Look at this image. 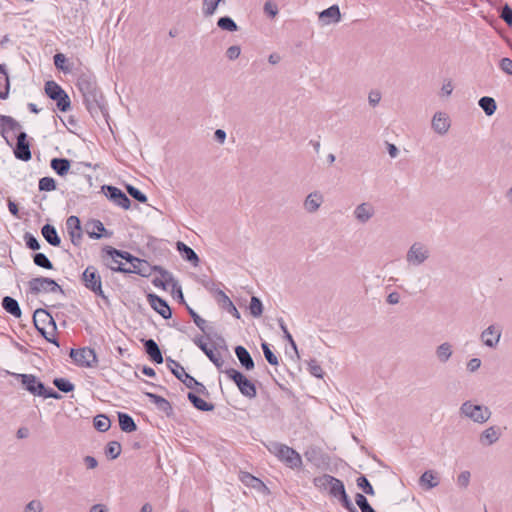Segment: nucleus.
<instances>
[{
	"mask_svg": "<svg viewBox=\"0 0 512 512\" xmlns=\"http://www.w3.org/2000/svg\"><path fill=\"white\" fill-rule=\"evenodd\" d=\"M146 395L150 401L155 404L157 409L163 412L166 416H171L173 414V408L168 400L154 393H146Z\"/></svg>",
	"mask_w": 512,
	"mask_h": 512,
	"instance_id": "a878e982",
	"label": "nucleus"
},
{
	"mask_svg": "<svg viewBox=\"0 0 512 512\" xmlns=\"http://www.w3.org/2000/svg\"><path fill=\"white\" fill-rule=\"evenodd\" d=\"M43 505L39 500H32L28 502L24 508V512H42Z\"/></svg>",
	"mask_w": 512,
	"mask_h": 512,
	"instance_id": "69168bd1",
	"label": "nucleus"
},
{
	"mask_svg": "<svg viewBox=\"0 0 512 512\" xmlns=\"http://www.w3.org/2000/svg\"><path fill=\"white\" fill-rule=\"evenodd\" d=\"M190 402L193 404L195 408H197L200 411H212L214 409V405L211 403L206 402L202 398L198 397L195 393L189 392L187 395Z\"/></svg>",
	"mask_w": 512,
	"mask_h": 512,
	"instance_id": "e433bc0d",
	"label": "nucleus"
},
{
	"mask_svg": "<svg viewBox=\"0 0 512 512\" xmlns=\"http://www.w3.org/2000/svg\"><path fill=\"white\" fill-rule=\"evenodd\" d=\"M87 227L91 230H88V234L93 239H100L103 236V232H106V229L103 223L99 220H92L87 224Z\"/></svg>",
	"mask_w": 512,
	"mask_h": 512,
	"instance_id": "ea45409f",
	"label": "nucleus"
},
{
	"mask_svg": "<svg viewBox=\"0 0 512 512\" xmlns=\"http://www.w3.org/2000/svg\"><path fill=\"white\" fill-rule=\"evenodd\" d=\"M239 479L243 484H245L248 487H251L257 491H264L267 490L266 485L257 477L251 475L248 472H240Z\"/></svg>",
	"mask_w": 512,
	"mask_h": 512,
	"instance_id": "bb28decb",
	"label": "nucleus"
},
{
	"mask_svg": "<svg viewBox=\"0 0 512 512\" xmlns=\"http://www.w3.org/2000/svg\"><path fill=\"white\" fill-rule=\"evenodd\" d=\"M470 478H471V473L467 470L465 471H462L458 476H457V480H456V483L457 485L462 488V489H466L469 484H470Z\"/></svg>",
	"mask_w": 512,
	"mask_h": 512,
	"instance_id": "052dcab7",
	"label": "nucleus"
},
{
	"mask_svg": "<svg viewBox=\"0 0 512 512\" xmlns=\"http://www.w3.org/2000/svg\"><path fill=\"white\" fill-rule=\"evenodd\" d=\"M76 86L89 113L93 117L98 115L103 108V96L95 78L89 74H82L78 77Z\"/></svg>",
	"mask_w": 512,
	"mask_h": 512,
	"instance_id": "f257e3e1",
	"label": "nucleus"
},
{
	"mask_svg": "<svg viewBox=\"0 0 512 512\" xmlns=\"http://www.w3.org/2000/svg\"><path fill=\"white\" fill-rule=\"evenodd\" d=\"M70 357L80 367L92 368L98 362L95 350L89 347L71 349Z\"/></svg>",
	"mask_w": 512,
	"mask_h": 512,
	"instance_id": "f8f14e48",
	"label": "nucleus"
},
{
	"mask_svg": "<svg viewBox=\"0 0 512 512\" xmlns=\"http://www.w3.org/2000/svg\"><path fill=\"white\" fill-rule=\"evenodd\" d=\"M374 215L375 208L369 202L360 203L353 210V216L360 224H366L374 217Z\"/></svg>",
	"mask_w": 512,
	"mask_h": 512,
	"instance_id": "a211bd4d",
	"label": "nucleus"
},
{
	"mask_svg": "<svg viewBox=\"0 0 512 512\" xmlns=\"http://www.w3.org/2000/svg\"><path fill=\"white\" fill-rule=\"evenodd\" d=\"M145 352L149 355L152 361L157 364L163 363V356L159 349L158 344L153 339H148L144 342Z\"/></svg>",
	"mask_w": 512,
	"mask_h": 512,
	"instance_id": "cd10ccee",
	"label": "nucleus"
},
{
	"mask_svg": "<svg viewBox=\"0 0 512 512\" xmlns=\"http://www.w3.org/2000/svg\"><path fill=\"white\" fill-rule=\"evenodd\" d=\"M357 486L362 489L364 493L374 495V489L365 476L357 478Z\"/></svg>",
	"mask_w": 512,
	"mask_h": 512,
	"instance_id": "4d7b16f0",
	"label": "nucleus"
},
{
	"mask_svg": "<svg viewBox=\"0 0 512 512\" xmlns=\"http://www.w3.org/2000/svg\"><path fill=\"white\" fill-rule=\"evenodd\" d=\"M15 157L22 161H29L32 157L30 145L27 141V134L20 132L17 136V143L14 149Z\"/></svg>",
	"mask_w": 512,
	"mask_h": 512,
	"instance_id": "6ab92c4d",
	"label": "nucleus"
},
{
	"mask_svg": "<svg viewBox=\"0 0 512 512\" xmlns=\"http://www.w3.org/2000/svg\"><path fill=\"white\" fill-rule=\"evenodd\" d=\"M33 261L35 265L44 268V269H53L52 262L48 259V257L44 253H36L33 256Z\"/></svg>",
	"mask_w": 512,
	"mask_h": 512,
	"instance_id": "8fccbe9b",
	"label": "nucleus"
},
{
	"mask_svg": "<svg viewBox=\"0 0 512 512\" xmlns=\"http://www.w3.org/2000/svg\"><path fill=\"white\" fill-rule=\"evenodd\" d=\"M308 369L313 376L317 378L323 377V370L316 360H311L308 363Z\"/></svg>",
	"mask_w": 512,
	"mask_h": 512,
	"instance_id": "e2e57ef3",
	"label": "nucleus"
},
{
	"mask_svg": "<svg viewBox=\"0 0 512 512\" xmlns=\"http://www.w3.org/2000/svg\"><path fill=\"white\" fill-rule=\"evenodd\" d=\"M420 483L426 486L427 489L436 487L439 482L432 471H425L420 477Z\"/></svg>",
	"mask_w": 512,
	"mask_h": 512,
	"instance_id": "c03bdc74",
	"label": "nucleus"
},
{
	"mask_svg": "<svg viewBox=\"0 0 512 512\" xmlns=\"http://www.w3.org/2000/svg\"><path fill=\"white\" fill-rule=\"evenodd\" d=\"M119 426L122 431L130 433L137 429L133 418L126 413H118Z\"/></svg>",
	"mask_w": 512,
	"mask_h": 512,
	"instance_id": "c9c22d12",
	"label": "nucleus"
},
{
	"mask_svg": "<svg viewBox=\"0 0 512 512\" xmlns=\"http://www.w3.org/2000/svg\"><path fill=\"white\" fill-rule=\"evenodd\" d=\"M53 384L57 387L58 390L64 393L72 392L75 388L74 384L65 378H55Z\"/></svg>",
	"mask_w": 512,
	"mask_h": 512,
	"instance_id": "09e8293b",
	"label": "nucleus"
},
{
	"mask_svg": "<svg viewBox=\"0 0 512 512\" xmlns=\"http://www.w3.org/2000/svg\"><path fill=\"white\" fill-rule=\"evenodd\" d=\"M126 189H127V192L129 193V195L131 197H133L134 199H136L137 201H139L141 203H145L147 201L146 195L144 193H142L136 187H134L132 185H127Z\"/></svg>",
	"mask_w": 512,
	"mask_h": 512,
	"instance_id": "13d9d810",
	"label": "nucleus"
},
{
	"mask_svg": "<svg viewBox=\"0 0 512 512\" xmlns=\"http://www.w3.org/2000/svg\"><path fill=\"white\" fill-rule=\"evenodd\" d=\"M82 279L86 288L93 291L97 296L106 298L102 289L101 276L94 266H88L84 270Z\"/></svg>",
	"mask_w": 512,
	"mask_h": 512,
	"instance_id": "ddd939ff",
	"label": "nucleus"
},
{
	"mask_svg": "<svg viewBox=\"0 0 512 512\" xmlns=\"http://www.w3.org/2000/svg\"><path fill=\"white\" fill-rule=\"evenodd\" d=\"M106 455L111 459H116L121 453V445L116 441H111L106 447Z\"/></svg>",
	"mask_w": 512,
	"mask_h": 512,
	"instance_id": "864d4df0",
	"label": "nucleus"
},
{
	"mask_svg": "<svg viewBox=\"0 0 512 512\" xmlns=\"http://www.w3.org/2000/svg\"><path fill=\"white\" fill-rule=\"evenodd\" d=\"M499 67L504 73L512 75V59L508 57L502 58L499 62Z\"/></svg>",
	"mask_w": 512,
	"mask_h": 512,
	"instance_id": "338daca9",
	"label": "nucleus"
},
{
	"mask_svg": "<svg viewBox=\"0 0 512 512\" xmlns=\"http://www.w3.org/2000/svg\"><path fill=\"white\" fill-rule=\"evenodd\" d=\"M33 321L35 323V326L37 327V329L39 331H42L43 328H41L39 326V323H45L46 321H49V322H53V319L52 317L47 313V311H45L44 309H37L35 312H34V315H33Z\"/></svg>",
	"mask_w": 512,
	"mask_h": 512,
	"instance_id": "49530a36",
	"label": "nucleus"
},
{
	"mask_svg": "<svg viewBox=\"0 0 512 512\" xmlns=\"http://www.w3.org/2000/svg\"><path fill=\"white\" fill-rule=\"evenodd\" d=\"M195 325L204 333H206V320L201 318L192 308H188Z\"/></svg>",
	"mask_w": 512,
	"mask_h": 512,
	"instance_id": "680f3d73",
	"label": "nucleus"
},
{
	"mask_svg": "<svg viewBox=\"0 0 512 512\" xmlns=\"http://www.w3.org/2000/svg\"><path fill=\"white\" fill-rule=\"evenodd\" d=\"M217 26L220 29L229 32H235L238 30L236 22L229 16L220 17L217 21Z\"/></svg>",
	"mask_w": 512,
	"mask_h": 512,
	"instance_id": "37998d69",
	"label": "nucleus"
},
{
	"mask_svg": "<svg viewBox=\"0 0 512 512\" xmlns=\"http://www.w3.org/2000/svg\"><path fill=\"white\" fill-rule=\"evenodd\" d=\"M503 329L500 324H491L480 333V341L486 348L495 350L499 346Z\"/></svg>",
	"mask_w": 512,
	"mask_h": 512,
	"instance_id": "9b49d317",
	"label": "nucleus"
},
{
	"mask_svg": "<svg viewBox=\"0 0 512 512\" xmlns=\"http://www.w3.org/2000/svg\"><path fill=\"white\" fill-rule=\"evenodd\" d=\"M193 342L204 352V354L218 369H220L223 366L224 361L220 353L217 352L215 348L208 346V344L203 340L202 337L194 338Z\"/></svg>",
	"mask_w": 512,
	"mask_h": 512,
	"instance_id": "f3484780",
	"label": "nucleus"
},
{
	"mask_svg": "<svg viewBox=\"0 0 512 512\" xmlns=\"http://www.w3.org/2000/svg\"><path fill=\"white\" fill-rule=\"evenodd\" d=\"M319 21L322 26H327L341 21V12L338 5H332L319 13Z\"/></svg>",
	"mask_w": 512,
	"mask_h": 512,
	"instance_id": "412c9836",
	"label": "nucleus"
},
{
	"mask_svg": "<svg viewBox=\"0 0 512 512\" xmlns=\"http://www.w3.org/2000/svg\"><path fill=\"white\" fill-rule=\"evenodd\" d=\"M235 354L240 362V364L246 369V370H252L254 368V361L248 352V350L243 346H237L235 348Z\"/></svg>",
	"mask_w": 512,
	"mask_h": 512,
	"instance_id": "c756f323",
	"label": "nucleus"
},
{
	"mask_svg": "<svg viewBox=\"0 0 512 512\" xmlns=\"http://www.w3.org/2000/svg\"><path fill=\"white\" fill-rule=\"evenodd\" d=\"M335 499H337L349 512H358L349 496L347 495L345 489Z\"/></svg>",
	"mask_w": 512,
	"mask_h": 512,
	"instance_id": "3c124183",
	"label": "nucleus"
},
{
	"mask_svg": "<svg viewBox=\"0 0 512 512\" xmlns=\"http://www.w3.org/2000/svg\"><path fill=\"white\" fill-rule=\"evenodd\" d=\"M51 168L60 176H64L70 169V161L66 158H53L51 160Z\"/></svg>",
	"mask_w": 512,
	"mask_h": 512,
	"instance_id": "f704fd0d",
	"label": "nucleus"
},
{
	"mask_svg": "<svg viewBox=\"0 0 512 512\" xmlns=\"http://www.w3.org/2000/svg\"><path fill=\"white\" fill-rule=\"evenodd\" d=\"M501 436L500 428L490 426L480 434L479 441L483 446H491L495 444Z\"/></svg>",
	"mask_w": 512,
	"mask_h": 512,
	"instance_id": "393cba45",
	"label": "nucleus"
},
{
	"mask_svg": "<svg viewBox=\"0 0 512 512\" xmlns=\"http://www.w3.org/2000/svg\"><path fill=\"white\" fill-rule=\"evenodd\" d=\"M93 424L95 429L99 432H106L111 426L110 419L102 414L94 417Z\"/></svg>",
	"mask_w": 512,
	"mask_h": 512,
	"instance_id": "a18cd8bd",
	"label": "nucleus"
},
{
	"mask_svg": "<svg viewBox=\"0 0 512 512\" xmlns=\"http://www.w3.org/2000/svg\"><path fill=\"white\" fill-rule=\"evenodd\" d=\"M178 252L182 255V257L196 265L199 262V257L195 253V251L187 246L185 243L178 241L176 244Z\"/></svg>",
	"mask_w": 512,
	"mask_h": 512,
	"instance_id": "72a5a7b5",
	"label": "nucleus"
},
{
	"mask_svg": "<svg viewBox=\"0 0 512 512\" xmlns=\"http://www.w3.org/2000/svg\"><path fill=\"white\" fill-rule=\"evenodd\" d=\"M267 448L270 453L290 469H300L302 467V457L295 449L279 442H271Z\"/></svg>",
	"mask_w": 512,
	"mask_h": 512,
	"instance_id": "7ed1b4c3",
	"label": "nucleus"
},
{
	"mask_svg": "<svg viewBox=\"0 0 512 512\" xmlns=\"http://www.w3.org/2000/svg\"><path fill=\"white\" fill-rule=\"evenodd\" d=\"M127 255L126 261L129 263V266H126L125 273H136L143 277H147L150 275L151 267L145 260H141L132 256L130 253H125Z\"/></svg>",
	"mask_w": 512,
	"mask_h": 512,
	"instance_id": "2eb2a0df",
	"label": "nucleus"
},
{
	"mask_svg": "<svg viewBox=\"0 0 512 512\" xmlns=\"http://www.w3.org/2000/svg\"><path fill=\"white\" fill-rule=\"evenodd\" d=\"M431 257L430 247L421 241L413 242L405 254V261L408 266L419 267L424 265Z\"/></svg>",
	"mask_w": 512,
	"mask_h": 512,
	"instance_id": "20e7f679",
	"label": "nucleus"
},
{
	"mask_svg": "<svg viewBox=\"0 0 512 512\" xmlns=\"http://www.w3.org/2000/svg\"><path fill=\"white\" fill-rule=\"evenodd\" d=\"M225 0H202V14L204 17L213 16L220 3H223Z\"/></svg>",
	"mask_w": 512,
	"mask_h": 512,
	"instance_id": "a19ab883",
	"label": "nucleus"
},
{
	"mask_svg": "<svg viewBox=\"0 0 512 512\" xmlns=\"http://www.w3.org/2000/svg\"><path fill=\"white\" fill-rule=\"evenodd\" d=\"M167 366L174 374V376L179 379L187 388L195 390L197 393H204L206 388L205 386L198 382L194 377L188 374L185 369L175 360L170 358L167 359Z\"/></svg>",
	"mask_w": 512,
	"mask_h": 512,
	"instance_id": "39448f33",
	"label": "nucleus"
},
{
	"mask_svg": "<svg viewBox=\"0 0 512 512\" xmlns=\"http://www.w3.org/2000/svg\"><path fill=\"white\" fill-rule=\"evenodd\" d=\"M148 301L151 307L158 312L164 319H169L172 316V312L167 302L161 297L155 294L148 295Z\"/></svg>",
	"mask_w": 512,
	"mask_h": 512,
	"instance_id": "5701e85b",
	"label": "nucleus"
},
{
	"mask_svg": "<svg viewBox=\"0 0 512 512\" xmlns=\"http://www.w3.org/2000/svg\"><path fill=\"white\" fill-rule=\"evenodd\" d=\"M17 378L22 387L33 396H40L43 398L60 399L61 395L52 388H46L44 384L33 374H19L12 373Z\"/></svg>",
	"mask_w": 512,
	"mask_h": 512,
	"instance_id": "f03ea898",
	"label": "nucleus"
},
{
	"mask_svg": "<svg viewBox=\"0 0 512 512\" xmlns=\"http://www.w3.org/2000/svg\"><path fill=\"white\" fill-rule=\"evenodd\" d=\"M9 77L5 66L0 64V98L6 99L9 94Z\"/></svg>",
	"mask_w": 512,
	"mask_h": 512,
	"instance_id": "4c0bfd02",
	"label": "nucleus"
},
{
	"mask_svg": "<svg viewBox=\"0 0 512 512\" xmlns=\"http://www.w3.org/2000/svg\"><path fill=\"white\" fill-rule=\"evenodd\" d=\"M41 233L45 240L52 246H59L61 243V239L58 236V233L54 226L50 224H45L42 229Z\"/></svg>",
	"mask_w": 512,
	"mask_h": 512,
	"instance_id": "2f4dec72",
	"label": "nucleus"
},
{
	"mask_svg": "<svg viewBox=\"0 0 512 512\" xmlns=\"http://www.w3.org/2000/svg\"><path fill=\"white\" fill-rule=\"evenodd\" d=\"M332 478L333 476L329 474H323L321 476L315 477L313 479V484L318 490L327 492L330 484L332 483Z\"/></svg>",
	"mask_w": 512,
	"mask_h": 512,
	"instance_id": "79ce46f5",
	"label": "nucleus"
},
{
	"mask_svg": "<svg viewBox=\"0 0 512 512\" xmlns=\"http://www.w3.org/2000/svg\"><path fill=\"white\" fill-rule=\"evenodd\" d=\"M431 125H432V129L436 133H438L440 135H444L448 132V130L450 128L449 117L445 113L437 112L434 114V116L432 118Z\"/></svg>",
	"mask_w": 512,
	"mask_h": 512,
	"instance_id": "b1692460",
	"label": "nucleus"
},
{
	"mask_svg": "<svg viewBox=\"0 0 512 512\" xmlns=\"http://www.w3.org/2000/svg\"><path fill=\"white\" fill-rule=\"evenodd\" d=\"M344 489V483L340 479L333 477L327 493L331 497L336 498Z\"/></svg>",
	"mask_w": 512,
	"mask_h": 512,
	"instance_id": "de8ad7c7",
	"label": "nucleus"
},
{
	"mask_svg": "<svg viewBox=\"0 0 512 512\" xmlns=\"http://www.w3.org/2000/svg\"><path fill=\"white\" fill-rule=\"evenodd\" d=\"M56 189V182L52 177H43L39 180L40 191H53Z\"/></svg>",
	"mask_w": 512,
	"mask_h": 512,
	"instance_id": "6e6d98bb",
	"label": "nucleus"
},
{
	"mask_svg": "<svg viewBox=\"0 0 512 512\" xmlns=\"http://www.w3.org/2000/svg\"><path fill=\"white\" fill-rule=\"evenodd\" d=\"M265 359L268 361L271 365H277L278 364V358L277 356L271 351L269 345L267 343H262L261 345Z\"/></svg>",
	"mask_w": 512,
	"mask_h": 512,
	"instance_id": "bf43d9fd",
	"label": "nucleus"
},
{
	"mask_svg": "<svg viewBox=\"0 0 512 512\" xmlns=\"http://www.w3.org/2000/svg\"><path fill=\"white\" fill-rule=\"evenodd\" d=\"M278 324H279L280 329L283 332L284 338L289 342V344L294 349V351L296 353H298L296 343H295L292 335L288 331L287 326H286V324H285V322H284V320L282 318L278 319Z\"/></svg>",
	"mask_w": 512,
	"mask_h": 512,
	"instance_id": "5fc2aeb1",
	"label": "nucleus"
},
{
	"mask_svg": "<svg viewBox=\"0 0 512 512\" xmlns=\"http://www.w3.org/2000/svg\"><path fill=\"white\" fill-rule=\"evenodd\" d=\"M459 411L461 415L478 424L487 422L491 417V411L488 407L473 404L471 401L463 402Z\"/></svg>",
	"mask_w": 512,
	"mask_h": 512,
	"instance_id": "423d86ee",
	"label": "nucleus"
},
{
	"mask_svg": "<svg viewBox=\"0 0 512 512\" xmlns=\"http://www.w3.org/2000/svg\"><path fill=\"white\" fill-rule=\"evenodd\" d=\"M29 292L33 295L40 293H61L64 291L62 287L53 279L47 277H36L28 281Z\"/></svg>",
	"mask_w": 512,
	"mask_h": 512,
	"instance_id": "6e6552de",
	"label": "nucleus"
},
{
	"mask_svg": "<svg viewBox=\"0 0 512 512\" xmlns=\"http://www.w3.org/2000/svg\"><path fill=\"white\" fill-rule=\"evenodd\" d=\"M250 313L253 317H260L263 312V305L259 298L253 296L249 305Z\"/></svg>",
	"mask_w": 512,
	"mask_h": 512,
	"instance_id": "603ef678",
	"label": "nucleus"
},
{
	"mask_svg": "<svg viewBox=\"0 0 512 512\" xmlns=\"http://www.w3.org/2000/svg\"><path fill=\"white\" fill-rule=\"evenodd\" d=\"M2 307L5 309L6 312L11 314L12 316L16 318L21 317V309L19 303L14 298L10 296H5L2 299Z\"/></svg>",
	"mask_w": 512,
	"mask_h": 512,
	"instance_id": "473e14b6",
	"label": "nucleus"
},
{
	"mask_svg": "<svg viewBox=\"0 0 512 512\" xmlns=\"http://www.w3.org/2000/svg\"><path fill=\"white\" fill-rule=\"evenodd\" d=\"M324 203V195L321 191L310 192L303 201V209L308 214H315Z\"/></svg>",
	"mask_w": 512,
	"mask_h": 512,
	"instance_id": "dca6fc26",
	"label": "nucleus"
},
{
	"mask_svg": "<svg viewBox=\"0 0 512 512\" xmlns=\"http://www.w3.org/2000/svg\"><path fill=\"white\" fill-rule=\"evenodd\" d=\"M45 93L50 99L56 101L60 111L66 112L70 109L71 102L68 94L55 81L45 83Z\"/></svg>",
	"mask_w": 512,
	"mask_h": 512,
	"instance_id": "1a4fd4ad",
	"label": "nucleus"
},
{
	"mask_svg": "<svg viewBox=\"0 0 512 512\" xmlns=\"http://www.w3.org/2000/svg\"><path fill=\"white\" fill-rule=\"evenodd\" d=\"M107 256L105 257V262L108 268L113 271L123 272L126 271V264L121 261V259H125L127 255L126 252L116 250L115 248L108 247L105 250Z\"/></svg>",
	"mask_w": 512,
	"mask_h": 512,
	"instance_id": "4468645a",
	"label": "nucleus"
},
{
	"mask_svg": "<svg viewBox=\"0 0 512 512\" xmlns=\"http://www.w3.org/2000/svg\"><path fill=\"white\" fill-rule=\"evenodd\" d=\"M501 18L508 24H512V8L505 5L501 12Z\"/></svg>",
	"mask_w": 512,
	"mask_h": 512,
	"instance_id": "774afa93",
	"label": "nucleus"
},
{
	"mask_svg": "<svg viewBox=\"0 0 512 512\" xmlns=\"http://www.w3.org/2000/svg\"><path fill=\"white\" fill-rule=\"evenodd\" d=\"M67 230L74 245H79L82 239L81 223L77 216H70L66 221Z\"/></svg>",
	"mask_w": 512,
	"mask_h": 512,
	"instance_id": "4be33fe9",
	"label": "nucleus"
},
{
	"mask_svg": "<svg viewBox=\"0 0 512 512\" xmlns=\"http://www.w3.org/2000/svg\"><path fill=\"white\" fill-rule=\"evenodd\" d=\"M229 379L233 380L241 394L252 399L257 395V390L252 381L246 378L241 372L233 368L223 371Z\"/></svg>",
	"mask_w": 512,
	"mask_h": 512,
	"instance_id": "9d476101",
	"label": "nucleus"
},
{
	"mask_svg": "<svg viewBox=\"0 0 512 512\" xmlns=\"http://www.w3.org/2000/svg\"><path fill=\"white\" fill-rule=\"evenodd\" d=\"M24 240H25V243H26V246L31 249V250H38L40 249V243L39 241L37 240L36 237H34L32 234L30 233H26L24 235Z\"/></svg>",
	"mask_w": 512,
	"mask_h": 512,
	"instance_id": "0e129e2a",
	"label": "nucleus"
},
{
	"mask_svg": "<svg viewBox=\"0 0 512 512\" xmlns=\"http://www.w3.org/2000/svg\"><path fill=\"white\" fill-rule=\"evenodd\" d=\"M478 104L487 116H492L497 109L496 101L492 97H481Z\"/></svg>",
	"mask_w": 512,
	"mask_h": 512,
	"instance_id": "58836bf2",
	"label": "nucleus"
},
{
	"mask_svg": "<svg viewBox=\"0 0 512 512\" xmlns=\"http://www.w3.org/2000/svg\"><path fill=\"white\" fill-rule=\"evenodd\" d=\"M453 355V346L449 342H443L435 349L436 359L442 363H447Z\"/></svg>",
	"mask_w": 512,
	"mask_h": 512,
	"instance_id": "c85d7f7f",
	"label": "nucleus"
},
{
	"mask_svg": "<svg viewBox=\"0 0 512 512\" xmlns=\"http://www.w3.org/2000/svg\"><path fill=\"white\" fill-rule=\"evenodd\" d=\"M103 189H106V196L117 206L126 210L130 208V199L119 188L107 185Z\"/></svg>",
	"mask_w": 512,
	"mask_h": 512,
	"instance_id": "aec40b11",
	"label": "nucleus"
},
{
	"mask_svg": "<svg viewBox=\"0 0 512 512\" xmlns=\"http://www.w3.org/2000/svg\"><path fill=\"white\" fill-rule=\"evenodd\" d=\"M155 271H157L160 276L153 279L152 283L155 287L162 288L164 290L171 289L172 293H177L179 298L181 300L184 299L181 286L178 284V282L173 277L172 273L165 270L164 268L160 266H154L153 268Z\"/></svg>",
	"mask_w": 512,
	"mask_h": 512,
	"instance_id": "0eeeda50",
	"label": "nucleus"
},
{
	"mask_svg": "<svg viewBox=\"0 0 512 512\" xmlns=\"http://www.w3.org/2000/svg\"><path fill=\"white\" fill-rule=\"evenodd\" d=\"M217 296L218 302L222 306V308L225 309L230 314H232L236 319H240V313L238 312L237 308L230 300V298L222 290L217 291Z\"/></svg>",
	"mask_w": 512,
	"mask_h": 512,
	"instance_id": "7c9ffc66",
	"label": "nucleus"
}]
</instances>
